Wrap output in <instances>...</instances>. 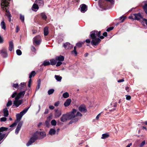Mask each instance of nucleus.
Wrapping results in <instances>:
<instances>
[{
	"label": "nucleus",
	"mask_w": 147,
	"mask_h": 147,
	"mask_svg": "<svg viewBox=\"0 0 147 147\" xmlns=\"http://www.w3.org/2000/svg\"><path fill=\"white\" fill-rule=\"evenodd\" d=\"M90 36L92 39L91 44L92 45H97L101 41V40L98 38L99 37L100 39H103L104 37L103 36H100V31H92L90 33Z\"/></svg>",
	"instance_id": "obj_1"
},
{
	"label": "nucleus",
	"mask_w": 147,
	"mask_h": 147,
	"mask_svg": "<svg viewBox=\"0 0 147 147\" xmlns=\"http://www.w3.org/2000/svg\"><path fill=\"white\" fill-rule=\"evenodd\" d=\"M45 136L46 133L45 132H36L34 134L33 136L30 138L29 140L27 143L26 146H30L37 139L42 138L44 137Z\"/></svg>",
	"instance_id": "obj_2"
},
{
	"label": "nucleus",
	"mask_w": 147,
	"mask_h": 147,
	"mask_svg": "<svg viewBox=\"0 0 147 147\" xmlns=\"http://www.w3.org/2000/svg\"><path fill=\"white\" fill-rule=\"evenodd\" d=\"M76 112V110L75 109H73L72 111L69 113H67V115H68V117H69V119H73L74 118H75L73 120V122H76L78 120V119L76 118V116L75 115V113Z\"/></svg>",
	"instance_id": "obj_3"
},
{
	"label": "nucleus",
	"mask_w": 147,
	"mask_h": 147,
	"mask_svg": "<svg viewBox=\"0 0 147 147\" xmlns=\"http://www.w3.org/2000/svg\"><path fill=\"white\" fill-rule=\"evenodd\" d=\"M30 106L24 109L22 111L20 112V113L17 114L16 115L17 121H19L21 119L22 116L24 115L28 111V109L30 108Z\"/></svg>",
	"instance_id": "obj_4"
},
{
	"label": "nucleus",
	"mask_w": 147,
	"mask_h": 147,
	"mask_svg": "<svg viewBox=\"0 0 147 147\" xmlns=\"http://www.w3.org/2000/svg\"><path fill=\"white\" fill-rule=\"evenodd\" d=\"M26 91V90L23 91H21L18 94H17V92H15L12 95L11 97L12 98H14L16 96V97L19 98H22L25 94Z\"/></svg>",
	"instance_id": "obj_5"
},
{
	"label": "nucleus",
	"mask_w": 147,
	"mask_h": 147,
	"mask_svg": "<svg viewBox=\"0 0 147 147\" xmlns=\"http://www.w3.org/2000/svg\"><path fill=\"white\" fill-rule=\"evenodd\" d=\"M142 17V15L140 13H134L129 16V18L135 20H139Z\"/></svg>",
	"instance_id": "obj_6"
},
{
	"label": "nucleus",
	"mask_w": 147,
	"mask_h": 147,
	"mask_svg": "<svg viewBox=\"0 0 147 147\" xmlns=\"http://www.w3.org/2000/svg\"><path fill=\"white\" fill-rule=\"evenodd\" d=\"M10 0H1V5L2 8L5 7H7L9 5Z\"/></svg>",
	"instance_id": "obj_7"
},
{
	"label": "nucleus",
	"mask_w": 147,
	"mask_h": 147,
	"mask_svg": "<svg viewBox=\"0 0 147 147\" xmlns=\"http://www.w3.org/2000/svg\"><path fill=\"white\" fill-rule=\"evenodd\" d=\"M33 42L35 43L36 45H39L41 42V37L39 35H38L35 37L33 39Z\"/></svg>",
	"instance_id": "obj_8"
},
{
	"label": "nucleus",
	"mask_w": 147,
	"mask_h": 147,
	"mask_svg": "<svg viewBox=\"0 0 147 147\" xmlns=\"http://www.w3.org/2000/svg\"><path fill=\"white\" fill-rule=\"evenodd\" d=\"M20 98L15 97V100L13 102V104L15 105L17 107H18L20 105H21L22 102V100L19 99Z\"/></svg>",
	"instance_id": "obj_9"
},
{
	"label": "nucleus",
	"mask_w": 147,
	"mask_h": 147,
	"mask_svg": "<svg viewBox=\"0 0 147 147\" xmlns=\"http://www.w3.org/2000/svg\"><path fill=\"white\" fill-rule=\"evenodd\" d=\"M68 119H69V117L67 113L63 115L60 118L61 121L63 122H65Z\"/></svg>",
	"instance_id": "obj_10"
},
{
	"label": "nucleus",
	"mask_w": 147,
	"mask_h": 147,
	"mask_svg": "<svg viewBox=\"0 0 147 147\" xmlns=\"http://www.w3.org/2000/svg\"><path fill=\"white\" fill-rule=\"evenodd\" d=\"M1 55L4 58L6 57L7 56V50L6 49H3L0 51Z\"/></svg>",
	"instance_id": "obj_11"
},
{
	"label": "nucleus",
	"mask_w": 147,
	"mask_h": 147,
	"mask_svg": "<svg viewBox=\"0 0 147 147\" xmlns=\"http://www.w3.org/2000/svg\"><path fill=\"white\" fill-rule=\"evenodd\" d=\"M44 0H36L35 3L40 6H42L44 5Z\"/></svg>",
	"instance_id": "obj_12"
},
{
	"label": "nucleus",
	"mask_w": 147,
	"mask_h": 147,
	"mask_svg": "<svg viewBox=\"0 0 147 147\" xmlns=\"http://www.w3.org/2000/svg\"><path fill=\"white\" fill-rule=\"evenodd\" d=\"M79 111L85 113L87 111L86 106L84 105L80 106L79 108Z\"/></svg>",
	"instance_id": "obj_13"
},
{
	"label": "nucleus",
	"mask_w": 147,
	"mask_h": 147,
	"mask_svg": "<svg viewBox=\"0 0 147 147\" xmlns=\"http://www.w3.org/2000/svg\"><path fill=\"white\" fill-rule=\"evenodd\" d=\"M80 8H81V11L83 12H85L87 10V6L84 4H83L80 5Z\"/></svg>",
	"instance_id": "obj_14"
},
{
	"label": "nucleus",
	"mask_w": 147,
	"mask_h": 147,
	"mask_svg": "<svg viewBox=\"0 0 147 147\" xmlns=\"http://www.w3.org/2000/svg\"><path fill=\"white\" fill-rule=\"evenodd\" d=\"M63 47L66 49H70L72 47V45L69 42H66L64 44Z\"/></svg>",
	"instance_id": "obj_15"
},
{
	"label": "nucleus",
	"mask_w": 147,
	"mask_h": 147,
	"mask_svg": "<svg viewBox=\"0 0 147 147\" xmlns=\"http://www.w3.org/2000/svg\"><path fill=\"white\" fill-rule=\"evenodd\" d=\"M38 9V5L35 3L33 4L32 7V10L35 11H36Z\"/></svg>",
	"instance_id": "obj_16"
},
{
	"label": "nucleus",
	"mask_w": 147,
	"mask_h": 147,
	"mask_svg": "<svg viewBox=\"0 0 147 147\" xmlns=\"http://www.w3.org/2000/svg\"><path fill=\"white\" fill-rule=\"evenodd\" d=\"M61 114V110H56L55 112V116L56 117H59Z\"/></svg>",
	"instance_id": "obj_17"
},
{
	"label": "nucleus",
	"mask_w": 147,
	"mask_h": 147,
	"mask_svg": "<svg viewBox=\"0 0 147 147\" xmlns=\"http://www.w3.org/2000/svg\"><path fill=\"white\" fill-rule=\"evenodd\" d=\"M0 25L1 26V28L2 29L4 30H6V24L5 22L3 20L1 22Z\"/></svg>",
	"instance_id": "obj_18"
},
{
	"label": "nucleus",
	"mask_w": 147,
	"mask_h": 147,
	"mask_svg": "<svg viewBox=\"0 0 147 147\" xmlns=\"http://www.w3.org/2000/svg\"><path fill=\"white\" fill-rule=\"evenodd\" d=\"M13 48V41H11L9 42V50L11 51Z\"/></svg>",
	"instance_id": "obj_19"
},
{
	"label": "nucleus",
	"mask_w": 147,
	"mask_h": 147,
	"mask_svg": "<svg viewBox=\"0 0 147 147\" xmlns=\"http://www.w3.org/2000/svg\"><path fill=\"white\" fill-rule=\"evenodd\" d=\"M4 116L5 117H7L9 115V112L8 109L7 108H5L3 110Z\"/></svg>",
	"instance_id": "obj_20"
},
{
	"label": "nucleus",
	"mask_w": 147,
	"mask_h": 147,
	"mask_svg": "<svg viewBox=\"0 0 147 147\" xmlns=\"http://www.w3.org/2000/svg\"><path fill=\"white\" fill-rule=\"evenodd\" d=\"M71 102V100L70 99H67L65 102L64 103V105L65 107H67L70 104Z\"/></svg>",
	"instance_id": "obj_21"
},
{
	"label": "nucleus",
	"mask_w": 147,
	"mask_h": 147,
	"mask_svg": "<svg viewBox=\"0 0 147 147\" xmlns=\"http://www.w3.org/2000/svg\"><path fill=\"white\" fill-rule=\"evenodd\" d=\"M56 59L58 61H62L64 60V57L63 56H60L56 57Z\"/></svg>",
	"instance_id": "obj_22"
},
{
	"label": "nucleus",
	"mask_w": 147,
	"mask_h": 147,
	"mask_svg": "<svg viewBox=\"0 0 147 147\" xmlns=\"http://www.w3.org/2000/svg\"><path fill=\"white\" fill-rule=\"evenodd\" d=\"M56 133V130L53 129H51L49 132V134L51 135H53L55 134Z\"/></svg>",
	"instance_id": "obj_23"
},
{
	"label": "nucleus",
	"mask_w": 147,
	"mask_h": 147,
	"mask_svg": "<svg viewBox=\"0 0 147 147\" xmlns=\"http://www.w3.org/2000/svg\"><path fill=\"white\" fill-rule=\"evenodd\" d=\"M20 88L22 90L26 86V83L24 82L21 83L20 85Z\"/></svg>",
	"instance_id": "obj_24"
},
{
	"label": "nucleus",
	"mask_w": 147,
	"mask_h": 147,
	"mask_svg": "<svg viewBox=\"0 0 147 147\" xmlns=\"http://www.w3.org/2000/svg\"><path fill=\"white\" fill-rule=\"evenodd\" d=\"M43 65L44 66H46L47 65H50V62L48 60H45L43 63Z\"/></svg>",
	"instance_id": "obj_25"
},
{
	"label": "nucleus",
	"mask_w": 147,
	"mask_h": 147,
	"mask_svg": "<svg viewBox=\"0 0 147 147\" xmlns=\"http://www.w3.org/2000/svg\"><path fill=\"white\" fill-rule=\"evenodd\" d=\"M48 28L47 27H45L44 28V35L46 36L48 34Z\"/></svg>",
	"instance_id": "obj_26"
},
{
	"label": "nucleus",
	"mask_w": 147,
	"mask_h": 147,
	"mask_svg": "<svg viewBox=\"0 0 147 147\" xmlns=\"http://www.w3.org/2000/svg\"><path fill=\"white\" fill-rule=\"evenodd\" d=\"M109 135L108 133L104 134H102L101 138L104 139L109 137Z\"/></svg>",
	"instance_id": "obj_27"
},
{
	"label": "nucleus",
	"mask_w": 147,
	"mask_h": 147,
	"mask_svg": "<svg viewBox=\"0 0 147 147\" xmlns=\"http://www.w3.org/2000/svg\"><path fill=\"white\" fill-rule=\"evenodd\" d=\"M40 16L44 20H46L47 18V16L44 13H41Z\"/></svg>",
	"instance_id": "obj_28"
},
{
	"label": "nucleus",
	"mask_w": 147,
	"mask_h": 147,
	"mask_svg": "<svg viewBox=\"0 0 147 147\" xmlns=\"http://www.w3.org/2000/svg\"><path fill=\"white\" fill-rule=\"evenodd\" d=\"M36 74V73L35 71H32L31 72L29 76V78H31L32 77H33Z\"/></svg>",
	"instance_id": "obj_29"
},
{
	"label": "nucleus",
	"mask_w": 147,
	"mask_h": 147,
	"mask_svg": "<svg viewBox=\"0 0 147 147\" xmlns=\"http://www.w3.org/2000/svg\"><path fill=\"white\" fill-rule=\"evenodd\" d=\"M50 65H55L56 63V61L54 59H51L50 60Z\"/></svg>",
	"instance_id": "obj_30"
},
{
	"label": "nucleus",
	"mask_w": 147,
	"mask_h": 147,
	"mask_svg": "<svg viewBox=\"0 0 147 147\" xmlns=\"http://www.w3.org/2000/svg\"><path fill=\"white\" fill-rule=\"evenodd\" d=\"M71 53L73 55H75V56H76L77 54V53L76 51V47H75L74 48V50L72 51Z\"/></svg>",
	"instance_id": "obj_31"
},
{
	"label": "nucleus",
	"mask_w": 147,
	"mask_h": 147,
	"mask_svg": "<svg viewBox=\"0 0 147 147\" xmlns=\"http://www.w3.org/2000/svg\"><path fill=\"white\" fill-rule=\"evenodd\" d=\"M55 79L58 81H60L62 78L61 77L56 75L55 76Z\"/></svg>",
	"instance_id": "obj_32"
},
{
	"label": "nucleus",
	"mask_w": 147,
	"mask_h": 147,
	"mask_svg": "<svg viewBox=\"0 0 147 147\" xmlns=\"http://www.w3.org/2000/svg\"><path fill=\"white\" fill-rule=\"evenodd\" d=\"M143 7L145 13L147 14V3L145 4Z\"/></svg>",
	"instance_id": "obj_33"
},
{
	"label": "nucleus",
	"mask_w": 147,
	"mask_h": 147,
	"mask_svg": "<svg viewBox=\"0 0 147 147\" xmlns=\"http://www.w3.org/2000/svg\"><path fill=\"white\" fill-rule=\"evenodd\" d=\"M63 97L65 98H67L69 96V94L67 92H66L63 93Z\"/></svg>",
	"instance_id": "obj_34"
},
{
	"label": "nucleus",
	"mask_w": 147,
	"mask_h": 147,
	"mask_svg": "<svg viewBox=\"0 0 147 147\" xmlns=\"http://www.w3.org/2000/svg\"><path fill=\"white\" fill-rule=\"evenodd\" d=\"M20 19L21 20L22 22H24V15H22V14H20Z\"/></svg>",
	"instance_id": "obj_35"
},
{
	"label": "nucleus",
	"mask_w": 147,
	"mask_h": 147,
	"mask_svg": "<svg viewBox=\"0 0 147 147\" xmlns=\"http://www.w3.org/2000/svg\"><path fill=\"white\" fill-rule=\"evenodd\" d=\"M38 85L36 87V90H38L40 88L41 85V81L40 79L38 81Z\"/></svg>",
	"instance_id": "obj_36"
},
{
	"label": "nucleus",
	"mask_w": 147,
	"mask_h": 147,
	"mask_svg": "<svg viewBox=\"0 0 147 147\" xmlns=\"http://www.w3.org/2000/svg\"><path fill=\"white\" fill-rule=\"evenodd\" d=\"M23 123V121H21L20 122H19V123H18V125L17 127L18 128H19V129H20V128L22 125Z\"/></svg>",
	"instance_id": "obj_37"
},
{
	"label": "nucleus",
	"mask_w": 147,
	"mask_h": 147,
	"mask_svg": "<svg viewBox=\"0 0 147 147\" xmlns=\"http://www.w3.org/2000/svg\"><path fill=\"white\" fill-rule=\"evenodd\" d=\"M54 90L52 89L49 90L48 92V94L49 95H50L53 93L54 92Z\"/></svg>",
	"instance_id": "obj_38"
},
{
	"label": "nucleus",
	"mask_w": 147,
	"mask_h": 147,
	"mask_svg": "<svg viewBox=\"0 0 147 147\" xmlns=\"http://www.w3.org/2000/svg\"><path fill=\"white\" fill-rule=\"evenodd\" d=\"M51 123L52 125L55 126L56 125L57 122L55 120L53 119L51 121Z\"/></svg>",
	"instance_id": "obj_39"
},
{
	"label": "nucleus",
	"mask_w": 147,
	"mask_h": 147,
	"mask_svg": "<svg viewBox=\"0 0 147 147\" xmlns=\"http://www.w3.org/2000/svg\"><path fill=\"white\" fill-rule=\"evenodd\" d=\"M83 44V42H79L76 44V46L79 47H82V45Z\"/></svg>",
	"instance_id": "obj_40"
},
{
	"label": "nucleus",
	"mask_w": 147,
	"mask_h": 147,
	"mask_svg": "<svg viewBox=\"0 0 147 147\" xmlns=\"http://www.w3.org/2000/svg\"><path fill=\"white\" fill-rule=\"evenodd\" d=\"M17 54L18 55H20L22 54V53L20 49H18L16 51Z\"/></svg>",
	"instance_id": "obj_41"
},
{
	"label": "nucleus",
	"mask_w": 147,
	"mask_h": 147,
	"mask_svg": "<svg viewBox=\"0 0 147 147\" xmlns=\"http://www.w3.org/2000/svg\"><path fill=\"white\" fill-rule=\"evenodd\" d=\"M12 86L16 88H17L19 87V85L18 84H13Z\"/></svg>",
	"instance_id": "obj_42"
},
{
	"label": "nucleus",
	"mask_w": 147,
	"mask_h": 147,
	"mask_svg": "<svg viewBox=\"0 0 147 147\" xmlns=\"http://www.w3.org/2000/svg\"><path fill=\"white\" fill-rule=\"evenodd\" d=\"M12 104V102L11 100H9L6 106L7 107H9Z\"/></svg>",
	"instance_id": "obj_43"
},
{
	"label": "nucleus",
	"mask_w": 147,
	"mask_h": 147,
	"mask_svg": "<svg viewBox=\"0 0 147 147\" xmlns=\"http://www.w3.org/2000/svg\"><path fill=\"white\" fill-rule=\"evenodd\" d=\"M142 22L144 24H145L147 26V19L145 18H143Z\"/></svg>",
	"instance_id": "obj_44"
},
{
	"label": "nucleus",
	"mask_w": 147,
	"mask_h": 147,
	"mask_svg": "<svg viewBox=\"0 0 147 147\" xmlns=\"http://www.w3.org/2000/svg\"><path fill=\"white\" fill-rule=\"evenodd\" d=\"M76 116V118L78 117H81L82 116V115L79 112H78Z\"/></svg>",
	"instance_id": "obj_45"
},
{
	"label": "nucleus",
	"mask_w": 147,
	"mask_h": 147,
	"mask_svg": "<svg viewBox=\"0 0 147 147\" xmlns=\"http://www.w3.org/2000/svg\"><path fill=\"white\" fill-rule=\"evenodd\" d=\"M17 122H18V121H16L14 123H13L12 125H10V127H13L14 126H16L17 125Z\"/></svg>",
	"instance_id": "obj_46"
},
{
	"label": "nucleus",
	"mask_w": 147,
	"mask_h": 147,
	"mask_svg": "<svg viewBox=\"0 0 147 147\" xmlns=\"http://www.w3.org/2000/svg\"><path fill=\"white\" fill-rule=\"evenodd\" d=\"M7 16L9 19V22H10L11 21V14L9 13H8L7 15Z\"/></svg>",
	"instance_id": "obj_47"
},
{
	"label": "nucleus",
	"mask_w": 147,
	"mask_h": 147,
	"mask_svg": "<svg viewBox=\"0 0 147 147\" xmlns=\"http://www.w3.org/2000/svg\"><path fill=\"white\" fill-rule=\"evenodd\" d=\"M145 140L143 141L140 144V147H142L145 144Z\"/></svg>",
	"instance_id": "obj_48"
},
{
	"label": "nucleus",
	"mask_w": 147,
	"mask_h": 147,
	"mask_svg": "<svg viewBox=\"0 0 147 147\" xmlns=\"http://www.w3.org/2000/svg\"><path fill=\"white\" fill-rule=\"evenodd\" d=\"M125 18V17H120V20L121 21V22H123Z\"/></svg>",
	"instance_id": "obj_49"
},
{
	"label": "nucleus",
	"mask_w": 147,
	"mask_h": 147,
	"mask_svg": "<svg viewBox=\"0 0 147 147\" xmlns=\"http://www.w3.org/2000/svg\"><path fill=\"white\" fill-rule=\"evenodd\" d=\"M106 1L109 2L111 4H113L114 3V1L113 0H105Z\"/></svg>",
	"instance_id": "obj_50"
},
{
	"label": "nucleus",
	"mask_w": 147,
	"mask_h": 147,
	"mask_svg": "<svg viewBox=\"0 0 147 147\" xmlns=\"http://www.w3.org/2000/svg\"><path fill=\"white\" fill-rule=\"evenodd\" d=\"M7 120V118L5 117H3L0 118L1 121H5Z\"/></svg>",
	"instance_id": "obj_51"
},
{
	"label": "nucleus",
	"mask_w": 147,
	"mask_h": 147,
	"mask_svg": "<svg viewBox=\"0 0 147 147\" xmlns=\"http://www.w3.org/2000/svg\"><path fill=\"white\" fill-rule=\"evenodd\" d=\"M62 64V63L61 62L59 61L57 63L56 65V66L57 67H59V66H60Z\"/></svg>",
	"instance_id": "obj_52"
},
{
	"label": "nucleus",
	"mask_w": 147,
	"mask_h": 147,
	"mask_svg": "<svg viewBox=\"0 0 147 147\" xmlns=\"http://www.w3.org/2000/svg\"><path fill=\"white\" fill-rule=\"evenodd\" d=\"M113 29V27H110V28H107V31L108 32H109L111 30H112Z\"/></svg>",
	"instance_id": "obj_53"
},
{
	"label": "nucleus",
	"mask_w": 147,
	"mask_h": 147,
	"mask_svg": "<svg viewBox=\"0 0 147 147\" xmlns=\"http://www.w3.org/2000/svg\"><path fill=\"white\" fill-rule=\"evenodd\" d=\"M59 101H58L55 103L54 106L55 107H57L59 106Z\"/></svg>",
	"instance_id": "obj_54"
},
{
	"label": "nucleus",
	"mask_w": 147,
	"mask_h": 147,
	"mask_svg": "<svg viewBox=\"0 0 147 147\" xmlns=\"http://www.w3.org/2000/svg\"><path fill=\"white\" fill-rule=\"evenodd\" d=\"M20 129L19 128H18L17 127L15 130V133L16 134H17L18 133L19 131H20Z\"/></svg>",
	"instance_id": "obj_55"
},
{
	"label": "nucleus",
	"mask_w": 147,
	"mask_h": 147,
	"mask_svg": "<svg viewBox=\"0 0 147 147\" xmlns=\"http://www.w3.org/2000/svg\"><path fill=\"white\" fill-rule=\"evenodd\" d=\"M126 99L127 100H129L131 98V97L129 95H126Z\"/></svg>",
	"instance_id": "obj_56"
},
{
	"label": "nucleus",
	"mask_w": 147,
	"mask_h": 147,
	"mask_svg": "<svg viewBox=\"0 0 147 147\" xmlns=\"http://www.w3.org/2000/svg\"><path fill=\"white\" fill-rule=\"evenodd\" d=\"M3 42V40L1 36L0 35V43H2Z\"/></svg>",
	"instance_id": "obj_57"
},
{
	"label": "nucleus",
	"mask_w": 147,
	"mask_h": 147,
	"mask_svg": "<svg viewBox=\"0 0 147 147\" xmlns=\"http://www.w3.org/2000/svg\"><path fill=\"white\" fill-rule=\"evenodd\" d=\"M20 30L18 26H16V32H18Z\"/></svg>",
	"instance_id": "obj_58"
},
{
	"label": "nucleus",
	"mask_w": 147,
	"mask_h": 147,
	"mask_svg": "<svg viewBox=\"0 0 147 147\" xmlns=\"http://www.w3.org/2000/svg\"><path fill=\"white\" fill-rule=\"evenodd\" d=\"M100 113L96 117V120H98L100 117Z\"/></svg>",
	"instance_id": "obj_59"
},
{
	"label": "nucleus",
	"mask_w": 147,
	"mask_h": 147,
	"mask_svg": "<svg viewBox=\"0 0 147 147\" xmlns=\"http://www.w3.org/2000/svg\"><path fill=\"white\" fill-rule=\"evenodd\" d=\"M31 49L32 51H36L35 48L33 46H32Z\"/></svg>",
	"instance_id": "obj_60"
},
{
	"label": "nucleus",
	"mask_w": 147,
	"mask_h": 147,
	"mask_svg": "<svg viewBox=\"0 0 147 147\" xmlns=\"http://www.w3.org/2000/svg\"><path fill=\"white\" fill-rule=\"evenodd\" d=\"M49 112V110L47 109H46L45 110L44 113L45 114H47Z\"/></svg>",
	"instance_id": "obj_61"
},
{
	"label": "nucleus",
	"mask_w": 147,
	"mask_h": 147,
	"mask_svg": "<svg viewBox=\"0 0 147 147\" xmlns=\"http://www.w3.org/2000/svg\"><path fill=\"white\" fill-rule=\"evenodd\" d=\"M49 108L50 109L53 110L54 109V107L53 106L51 105L49 106Z\"/></svg>",
	"instance_id": "obj_62"
},
{
	"label": "nucleus",
	"mask_w": 147,
	"mask_h": 147,
	"mask_svg": "<svg viewBox=\"0 0 147 147\" xmlns=\"http://www.w3.org/2000/svg\"><path fill=\"white\" fill-rule=\"evenodd\" d=\"M103 35L104 36H107V32H105L103 33Z\"/></svg>",
	"instance_id": "obj_63"
},
{
	"label": "nucleus",
	"mask_w": 147,
	"mask_h": 147,
	"mask_svg": "<svg viewBox=\"0 0 147 147\" xmlns=\"http://www.w3.org/2000/svg\"><path fill=\"white\" fill-rule=\"evenodd\" d=\"M86 43H89L90 42V40L89 39H87L86 40Z\"/></svg>",
	"instance_id": "obj_64"
}]
</instances>
